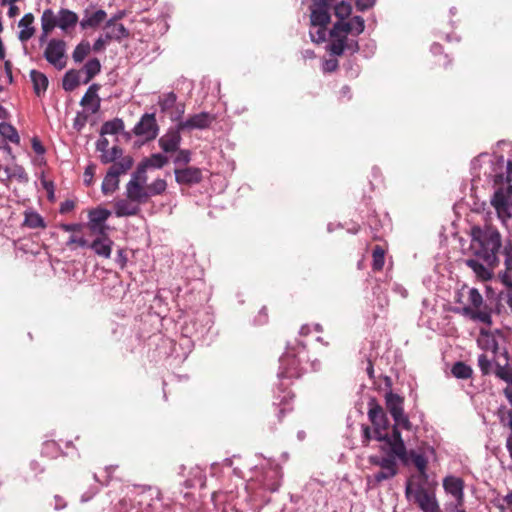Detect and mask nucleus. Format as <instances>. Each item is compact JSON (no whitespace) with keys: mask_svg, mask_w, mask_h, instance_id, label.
Listing matches in <instances>:
<instances>
[{"mask_svg":"<svg viewBox=\"0 0 512 512\" xmlns=\"http://www.w3.org/2000/svg\"><path fill=\"white\" fill-rule=\"evenodd\" d=\"M478 366L483 375H489L491 373L492 364L486 354H480L478 357Z\"/></svg>","mask_w":512,"mask_h":512,"instance_id":"obj_52","label":"nucleus"},{"mask_svg":"<svg viewBox=\"0 0 512 512\" xmlns=\"http://www.w3.org/2000/svg\"><path fill=\"white\" fill-rule=\"evenodd\" d=\"M98 90H99V85L92 84L91 86H89V88L87 89L86 93L84 94V96L82 97V99L80 101V104L84 107L92 104V107H91L92 113L98 112V110L100 108V99L97 94Z\"/></svg>","mask_w":512,"mask_h":512,"instance_id":"obj_27","label":"nucleus"},{"mask_svg":"<svg viewBox=\"0 0 512 512\" xmlns=\"http://www.w3.org/2000/svg\"><path fill=\"white\" fill-rule=\"evenodd\" d=\"M383 434H385L387 438L382 439L381 442H385L390 447V454L403 462H407V450L400 430L397 427H393L391 435L387 431L383 432Z\"/></svg>","mask_w":512,"mask_h":512,"instance_id":"obj_10","label":"nucleus"},{"mask_svg":"<svg viewBox=\"0 0 512 512\" xmlns=\"http://www.w3.org/2000/svg\"><path fill=\"white\" fill-rule=\"evenodd\" d=\"M100 70L101 64L97 58H92L88 60L83 67V71L86 74V78L83 82L87 84L93 77H95L100 72Z\"/></svg>","mask_w":512,"mask_h":512,"instance_id":"obj_41","label":"nucleus"},{"mask_svg":"<svg viewBox=\"0 0 512 512\" xmlns=\"http://www.w3.org/2000/svg\"><path fill=\"white\" fill-rule=\"evenodd\" d=\"M469 251L488 265H498V254L502 248V237L492 225L473 226L470 230Z\"/></svg>","mask_w":512,"mask_h":512,"instance_id":"obj_1","label":"nucleus"},{"mask_svg":"<svg viewBox=\"0 0 512 512\" xmlns=\"http://www.w3.org/2000/svg\"><path fill=\"white\" fill-rule=\"evenodd\" d=\"M111 212L104 208H97L89 212V225L91 230H97L109 218Z\"/></svg>","mask_w":512,"mask_h":512,"instance_id":"obj_31","label":"nucleus"},{"mask_svg":"<svg viewBox=\"0 0 512 512\" xmlns=\"http://www.w3.org/2000/svg\"><path fill=\"white\" fill-rule=\"evenodd\" d=\"M369 462L375 466H379V472L373 475L374 485H378L384 480L393 478L398 473L397 462L395 456L389 454L387 457L371 456Z\"/></svg>","mask_w":512,"mask_h":512,"instance_id":"obj_5","label":"nucleus"},{"mask_svg":"<svg viewBox=\"0 0 512 512\" xmlns=\"http://www.w3.org/2000/svg\"><path fill=\"white\" fill-rule=\"evenodd\" d=\"M30 78L33 83V89L35 94L37 96H41L42 94H44L49 84L47 76L44 73L33 69L30 71Z\"/></svg>","mask_w":512,"mask_h":512,"instance_id":"obj_30","label":"nucleus"},{"mask_svg":"<svg viewBox=\"0 0 512 512\" xmlns=\"http://www.w3.org/2000/svg\"><path fill=\"white\" fill-rule=\"evenodd\" d=\"M190 155L189 150H179L174 158V163L178 166L187 165L191 159Z\"/></svg>","mask_w":512,"mask_h":512,"instance_id":"obj_55","label":"nucleus"},{"mask_svg":"<svg viewBox=\"0 0 512 512\" xmlns=\"http://www.w3.org/2000/svg\"><path fill=\"white\" fill-rule=\"evenodd\" d=\"M119 187V177L107 171L103 179L101 190L103 194L108 195L113 193Z\"/></svg>","mask_w":512,"mask_h":512,"instance_id":"obj_40","label":"nucleus"},{"mask_svg":"<svg viewBox=\"0 0 512 512\" xmlns=\"http://www.w3.org/2000/svg\"><path fill=\"white\" fill-rule=\"evenodd\" d=\"M174 173L179 184H197L202 180V171L197 167L175 168Z\"/></svg>","mask_w":512,"mask_h":512,"instance_id":"obj_17","label":"nucleus"},{"mask_svg":"<svg viewBox=\"0 0 512 512\" xmlns=\"http://www.w3.org/2000/svg\"><path fill=\"white\" fill-rule=\"evenodd\" d=\"M215 120V116L208 112H201L190 116L186 121H179V129H206L209 128L212 122Z\"/></svg>","mask_w":512,"mask_h":512,"instance_id":"obj_14","label":"nucleus"},{"mask_svg":"<svg viewBox=\"0 0 512 512\" xmlns=\"http://www.w3.org/2000/svg\"><path fill=\"white\" fill-rule=\"evenodd\" d=\"M90 48L91 47L88 42L78 44L72 53L73 60L77 63L82 62L88 55Z\"/></svg>","mask_w":512,"mask_h":512,"instance_id":"obj_49","label":"nucleus"},{"mask_svg":"<svg viewBox=\"0 0 512 512\" xmlns=\"http://www.w3.org/2000/svg\"><path fill=\"white\" fill-rule=\"evenodd\" d=\"M71 244H78L81 247L88 246V241L84 239L83 237H77V236H70V238L67 241V245L70 246Z\"/></svg>","mask_w":512,"mask_h":512,"instance_id":"obj_61","label":"nucleus"},{"mask_svg":"<svg viewBox=\"0 0 512 512\" xmlns=\"http://www.w3.org/2000/svg\"><path fill=\"white\" fill-rule=\"evenodd\" d=\"M32 148L34 150V152L38 155H42L45 153V148L44 146L42 145V143L40 142L39 139L37 138H33L32 139Z\"/></svg>","mask_w":512,"mask_h":512,"instance_id":"obj_63","label":"nucleus"},{"mask_svg":"<svg viewBox=\"0 0 512 512\" xmlns=\"http://www.w3.org/2000/svg\"><path fill=\"white\" fill-rule=\"evenodd\" d=\"M66 43L61 39H51L44 51V58L57 70H62L66 66L65 60Z\"/></svg>","mask_w":512,"mask_h":512,"instance_id":"obj_6","label":"nucleus"},{"mask_svg":"<svg viewBox=\"0 0 512 512\" xmlns=\"http://www.w3.org/2000/svg\"><path fill=\"white\" fill-rule=\"evenodd\" d=\"M282 374L287 378H298L302 375L300 360L291 353L285 354L281 359Z\"/></svg>","mask_w":512,"mask_h":512,"instance_id":"obj_18","label":"nucleus"},{"mask_svg":"<svg viewBox=\"0 0 512 512\" xmlns=\"http://www.w3.org/2000/svg\"><path fill=\"white\" fill-rule=\"evenodd\" d=\"M34 16L31 13L25 14L19 21L18 26L20 28L18 38L21 42L28 41L34 34L35 29L33 27Z\"/></svg>","mask_w":512,"mask_h":512,"instance_id":"obj_25","label":"nucleus"},{"mask_svg":"<svg viewBox=\"0 0 512 512\" xmlns=\"http://www.w3.org/2000/svg\"><path fill=\"white\" fill-rule=\"evenodd\" d=\"M332 29L334 35L341 34L344 37H348V35L351 34L353 36V29L349 20H338L334 23Z\"/></svg>","mask_w":512,"mask_h":512,"instance_id":"obj_47","label":"nucleus"},{"mask_svg":"<svg viewBox=\"0 0 512 512\" xmlns=\"http://www.w3.org/2000/svg\"><path fill=\"white\" fill-rule=\"evenodd\" d=\"M112 240L108 237L96 238L89 247L98 255L104 258H110L112 251Z\"/></svg>","mask_w":512,"mask_h":512,"instance_id":"obj_28","label":"nucleus"},{"mask_svg":"<svg viewBox=\"0 0 512 512\" xmlns=\"http://www.w3.org/2000/svg\"><path fill=\"white\" fill-rule=\"evenodd\" d=\"M505 270L500 274V280L506 287L512 288V245L504 247Z\"/></svg>","mask_w":512,"mask_h":512,"instance_id":"obj_26","label":"nucleus"},{"mask_svg":"<svg viewBox=\"0 0 512 512\" xmlns=\"http://www.w3.org/2000/svg\"><path fill=\"white\" fill-rule=\"evenodd\" d=\"M133 132L136 136H140L146 141L154 139L158 132L155 114H144L135 125Z\"/></svg>","mask_w":512,"mask_h":512,"instance_id":"obj_9","label":"nucleus"},{"mask_svg":"<svg viewBox=\"0 0 512 512\" xmlns=\"http://www.w3.org/2000/svg\"><path fill=\"white\" fill-rule=\"evenodd\" d=\"M502 302L506 303L509 306L510 311L512 313V288L511 287H506L505 290H502L498 294V301L495 304V313L498 315L501 314L504 309Z\"/></svg>","mask_w":512,"mask_h":512,"instance_id":"obj_38","label":"nucleus"},{"mask_svg":"<svg viewBox=\"0 0 512 512\" xmlns=\"http://www.w3.org/2000/svg\"><path fill=\"white\" fill-rule=\"evenodd\" d=\"M464 487V480L460 477L448 475L443 479V488L445 492L451 495L459 506L464 502Z\"/></svg>","mask_w":512,"mask_h":512,"instance_id":"obj_13","label":"nucleus"},{"mask_svg":"<svg viewBox=\"0 0 512 512\" xmlns=\"http://www.w3.org/2000/svg\"><path fill=\"white\" fill-rule=\"evenodd\" d=\"M110 39H106V35H100L93 43L92 50L94 52H100L105 49L106 45L110 42Z\"/></svg>","mask_w":512,"mask_h":512,"instance_id":"obj_56","label":"nucleus"},{"mask_svg":"<svg viewBox=\"0 0 512 512\" xmlns=\"http://www.w3.org/2000/svg\"><path fill=\"white\" fill-rule=\"evenodd\" d=\"M494 373L498 378L505 381L509 385H512V368L511 367H509L508 365L502 366L500 364H497Z\"/></svg>","mask_w":512,"mask_h":512,"instance_id":"obj_50","label":"nucleus"},{"mask_svg":"<svg viewBox=\"0 0 512 512\" xmlns=\"http://www.w3.org/2000/svg\"><path fill=\"white\" fill-rule=\"evenodd\" d=\"M268 320V312L266 307H262L258 313L257 322L259 324H265Z\"/></svg>","mask_w":512,"mask_h":512,"instance_id":"obj_64","label":"nucleus"},{"mask_svg":"<svg viewBox=\"0 0 512 512\" xmlns=\"http://www.w3.org/2000/svg\"><path fill=\"white\" fill-rule=\"evenodd\" d=\"M162 113H166L172 121L179 122L185 113V103L177 102V96L169 92L162 99Z\"/></svg>","mask_w":512,"mask_h":512,"instance_id":"obj_12","label":"nucleus"},{"mask_svg":"<svg viewBox=\"0 0 512 512\" xmlns=\"http://www.w3.org/2000/svg\"><path fill=\"white\" fill-rule=\"evenodd\" d=\"M148 168H160V153H155L151 158L145 159L143 162H141L137 169L133 172L131 178L146 184V172Z\"/></svg>","mask_w":512,"mask_h":512,"instance_id":"obj_20","label":"nucleus"},{"mask_svg":"<svg viewBox=\"0 0 512 512\" xmlns=\"http://www.w3.org/2000/svg\"><path fill=\"white\" fill-rule=\"evenodd\" d=\"M395 422V425L393 427L403 428L407 431L412 430V423L410 422L409 418L405 415L404 411L401 412V415L397 417V419H393Z\"/></svg>","mask_w":512,"mask_h":512,"instance_id":"obj_54","label":"nucleus"},{"mask_svg":"<svg viewBox=\"0 0 512 512\" xmlns=\"http://www.w3.org/2000/svg\"><path fill=\"white\" fill-rule=\"evenodd\" d=\"M103 29L106 39H110L111 41L121 42L130 35L129 30L121 23H112L105 20Z\"/></svg>","mask_w":512,"mask_h":512,"instance_id":"obj_21","label":"nucleus"},{"mask_svg":"<svg viewBox=\"0 0 512 512\" xmlns=\"http://www.w3.org/2000/svg\"><path fill=\"white\" fill-rule=\"evenodd\" d=\"M376 3V0H357L356 7L359 11H365L372 8Z\"/></svg>","mask_w":512,"mask_h":512,"instance_id":"obj_60","label":"nucleus"},{"mask_svg":"<svg viewBox=\"0 0 512 512\" xmlns=\"http://www.w3.org/2000/svg\"><path fill=\"white\" fill-rule=\"evenodd\" d=\"M312 27H315V31H310V37L312 42L316 44H320L326 41L327 39V26L328 25H311Z\"/></svg>","mask_w":512,"mask_h":512,"instance_id":"obj_48","label":"nucleus"},{"mask_svg":"<svg viewBox=\"0 0 512 512\" xmlns=\"http://www.w3.org/2000/svg\"><path fill=\"white\" fill-rule=\"evenodd\" d=\"M107 18V13L103 9H95L93 6L87 7L83 12V17L79 21L82 30L97 29Z\"/></svg>","mask_w":512,"mask_h":512,"instance_id":"obj_11","label":"nucleus"},{"mask_svg":"<svg viewBox=\"0 0 512 512\" xmlns=\"http://www.w3.org/2000/svg\"><path fill=\"white\" fill-rule=\"evenodd\" d=\"M124 130V122L120 118H114L113 120L106 121L101 126L100 134L104 135H116Z\"/></svg>","mask_w":512,"mask_h":512,"instance_id":"obj_34","label":"nucleus"},{"mask_svg":"<svg viewBox=\"0 0 512 512\" xmlns=\"http://www.w3.org/2000/svg\"><path fill=\"white\" fill-rule=\"evenodd\" d=\"M339 63L336 58L327 59L323 63V71L326 73L334 72L338 69Z\"/></svg>","mask_w":512,"mask_h":512,"instance_id":"obj_57","label":"nucleus"},{"mask_svg":"<svg viewBox=\"0 0 512 512\" xmlns=\"http://www.w3.org/2000/svg\"><path fill=\"white\" fill-rule=\"evenodd\" d=\"M385 399L387 410L389 411L393 419H397V417L401 415V412L404 411L403 397L393 392H389L386 394Z\"/></svg>","mask_w":512,"mask_h":512,"instance_id":"obj_24","label":"nucleus"},{"mask_svg":"<svg viewBox=\"0 0 512 512\" xmlns=\"http://www.w3.org/2000/svg\"><path fill=\"white\" fill-rule=\"evenodd\" d=\"M410 457H411V460H412L414 466L419 471L420 475L424 479H426L427 478V475H426L427 459L422 454H418L415 451L410 452Z\"/></svg>","mask_w":512,"mask_h":512,"instance_id":"obj_44","label":"nucleus"},{"mask_svg":"<svg viewBox=\"0 0 512 512\" xmlns=\"http://www.w3.org/2000/svg\"><path fill=\"white\" fill-rule=\"evenodd\" d=\"M178 125L176 128L169 130L165 136H162V150L164 152H175L178 150L181 142V135Z\"/></svg>","mask_w":512,"mask_h":512,"instance_id":"obj_22","label":"nucleus"},{"mask_svg":"<svg viewBox=\"0 0 512 512\" xmlns=\"http://www.w3.org/2000/svg\"><path fill=\"white\" fill-rule=\"evenodd\" d=\"M59 27L58 13L55 14L52 9H45L41 16V28L44 32H51Z\"/></svg>","mask_w":512,"mask_h":512,"instance_id":"obj_32","label":"nucleus"},{"mask_svg":"<svg viewBox=\"0 0 512 512\" xmlns=\"http://www.w3.org/2000/svg\"><path fill=\"white\" fill-rule=\"evenodd\" d=\"M80 84V72L74 69L67 71L62 80L65 91H73Z\"/></svg>","mask_w":512,"mask_h":512,"instance_id":"obj_35","label":"nucleus"},{"mask_svg":"<svg viewBox=\"0 0 512 512\" xmlns=\"http://www.w3.org/2000/svg\"><path fill=\"white\" fill-rule=\"evenodd\" d=\"M114 512H140V509L127 500H121L116 504Z\"/></svg>","mask_w":512,"mask_h":512,"instance_id":"obj_53","label":"nucleus"},{"mask_svg":"<svg viewBox=\"0 0 512 512\" xmlns=\"http://www.w3.org/2000/svg\"><path fill=\"white\" fill-rule=\"evenodd\" d=\"M349 22L353 29V36H358L364 31L365 21L361 16H354L349 19Z\"/></svg>","mask_w":512,"mask_h":512,"instance_id":"obj_51","label":"nucleus"},{"mask_svg":"<svg viewBox=\"0 0 512 512\" xmlns=\"http://www.w3.org/2000/svg\"><path fill=\"white\" fill-rule=\"evenodd\" d=\"M109 141L105 137H101L96 142V150L101 152V154L105 153L108 150Z\"/></svg>","mask_w":512,"mask_h":512,"instance_id":"obj_62","label":"nucleus"},{"mask_svg":"<svg viewBox=\"0 0 512 512\" xmlns=\"http://www.w3.org/2000/svg\"><path fill=\"white\" fill-rule=\"evenodd\" d=\"M23 225L31 229L44 228L46 226L42 216L35 211L25 212Z\"/></svg>","mask_w":512,"mask_h":512,"instance_id":"obj_37","label":"nucleus"},{"mask_svg":"<svg viewBox=\"0 0 512 512\" xmlns=\"http://www.w3.org/2000/svg\"><path fill=\"white\" fill-rule=\"evenodd\" d=\"M115 214L118 217L132 216L137 214L139 207L138 203L127 199L118 200L115 205Z\"/></svg>","mask_w":512,"mask_h":512,"instance_id":"obj_29","label":"nucleus"},{"mask_svg":"<svg viewBox=\"0 0 512 512\" xmlns=\"http://www.w3.org/2000/svg\"><path fill=\"white\" fill-rule=\"evenodd\" d=\"M352 12V6L350 3L341 1L334 6V14L338 20H346L349 18Z\"/></svg>","mask_w":512,"mask_h":512,"instance_id":"obj_46","label":"nucleus"},{"mask_svg":"<svg viewBox=\"0 0 512 512\" xmlns=\"http://www.w3.org/2000/svg\"><path fill=\"white\" fill-rule=\"evenodd\" d=\"M461 315L475 322H481L490 327L493 324L492 314L495 307L490 306L477 288L467 292V303L458 311Z\"/></svg>","mask_w":512,"mask_h":512,"instance_id":"obj_2","label":"nucleus"},{"mask_svg":"<svg viewBox=\"0 0 512 512\" xmlns=\"http://www.w3.org/2000/svg\"><path fill=\"white\" fill-rule=\"evenodd\" d=\"M330 42L327 45V51L332 56H342L345 51L354 54L359 51L358 41L355 39H349L341 34L334 35L333 29L329 31Z\"/></svg>","mask_w":512,"mask_h":512,"instance_id":"obj_7","label":"nucleus"},{"mask_svg":"<svg viewBox=\"0 0 512 512\" xmlns=\"http://www.w3.org/2000/svg\"><path fill=\"white\" fill-rule=\"evenodd\" d=\"M414 499L423 512H441L435 496L422 487L416 490Z\"/></svg>","mask_w":512,"mask_h":512,"instance_id":"obj_15","label":"nucleus"},{"mask_svg":"<svg viewBox=\"0 0 512 512\" xmlns=\"http://www.w3.org/2000/svg\"><path fill=\"white\" fill-rule=\"evenodd\" d=\"M497 416L503 427H508L512 434V410L505 406H501L497 411Z\"/></svg>","mask_w":512,"mask_h":512,"instance_id":"obj_45","label":"nucleus"},{"mask_svg":"<svg viewBox=\"0 0 512 512\" xmlns=\"http://www.w3.org/2000/svg\"><path fill=\"white\" fill-rule=\"evenodd\" d=\"M478 258H468L464 261L465 265L469 267L480 281H488L493 276V270L498 265H488L485 262H480Z\"/></svg>","mask_w":512,"mask_h":512,"instance_id":"obj_16","label":"nucleus"},{"mask_svg":"<svg viewBox=\"0 0 512 512\" xmlns=\"http://www.w3.org/2000/svg\"><path fill=\"white\" fill-rule=\"evenodd\" d=\"M0 134L3 138L9 140L11 143L19 144L20 143V136L15 129L14 126H12L10 123L7 122H1L0 123Z\"/></svg>","mask_w":512,"mask_h":512,"instance_id":"obj_39","label":"nucleus"},{"mask_svg":"<svg viewBox=\"0 0 512 512\" xmlns=\"http://www.w3.org/2000/svg\"><path fill=\"white\" fill-rule=\"evenodd\" d=\"M94 173H95V165H93V164L88 165L84 172V183L87 186L91 185V183L93 181Z\"/></svg>","mask_w":512,"mask_h":512,"instance_id":"obj_59","label":"nucleus"},{"mask_svg":"<svg viewBox=\"0 0 512 512\" xmlns=\"http://www.w3.org/2000/svg\"><path fill=\"white\" fill-rule=\"evenodd\" d=\"M123 150L119 146H113L105 153L100 155V160L103 164L113 163L122 158Z\"/></svg>","mask_w":512,"mask_h":512,"instance_id":"obj_43","label":"nucleus"},{"mask_svg":"<svg viewBox=\"0 0 512 512\" xmlns=\"http://www.w3.org/2000/svg\"><path fill=\"white\" fill-rule=\"evenodd\" d=\"M326 0H311L310 23L311 25H328L331 20V4Z\"/></svg>","mask_w":512,"mask_h":512,"instance_id":"obj_8","label":"nucleus"},{"mask_svg":"<svg viewBox=\"0 0 512 512\" xmlns=\"http://www.w3.org/2000/svg\"><path fill=\"white\" fill-rule=\"evenodd\" d=\"M133 166V159L131 156H124L119 161L113 162L108 171L116 176L125 174Z\"/></svg>","mask_w":512,"mask_h":512,"instance_id":"obj_33","label":"nucleus"},{"mask_svg":"<svg viewBox=\"0 0 512 512\" xmlns=\"http://www.w3.org/2000/svg\"><path fill=\"white\" fill-rule=\"evenodd\" d=\"M368 406V417L374 428V438L377 441H382V439L387 438V436L383 434V432L388 430L389 420L383 408L381 407V405H379L375 398H371L369 400Z\"/></svg>","mask_w":512,"mask_h":512,"instance_id":"obj_4","label":"nucleus"},{"mask_svg":"<svg viewBox=\"0 0 512 512\" xmlns=\"http://www.w3.org/2000/svg\"><path fill=\"white\" fill-rule=\"evenodd\" d=\"M507 185L498 187L492 198L491 205L495 209L498 219L510 229L512 227V184L509 176Z\"/></svg>","mask_w":512,"mask_h":512,"instance_id":"obj_3","label":"nucleus"},{"mask_svg":"<svg viewBox=\"0 0 512 512\" xmlns=\"http://www.w3.org/2000/svg\"><path fill=\"white\" fill-rule=\"evenodd\" d=\"M58 21L59 28L64 32H68L77 25L79 17L75 12L66 8H61L58 11Z\"/></svg>","mask_w":512,"mask_h":512,"instance_id":"obj_23","label":"nucleus"},{"mask_svg":"<svg viewBox=\"0 0 512 512\" xmlns=\"http://www.w3.org/2000/svg\"><path fill=\"white\" fill-rule=\"evenodd\" d=\"M385 254L386 250L380 246L376 245L372 251V270L375 272H379L383 269L385 264Z\"/></svg>","mask_w":512,"mask_h":512,"instance_id":"obj_36","label":"nucleus"},{"mask_svg":"<svg viewBox=\"0 0 512 512\" xmlns=\"http://www.w3.org/2000/svg\"><path fill=\"white\" fill-rule=\"evenodd\" d=\"M115 262L121 269H123L126 266L128 262V257L125 249H118Z\"/></svg>","mask_w":512,"mask_h":512,"instance_id":"obj_58","label":"nucleus"},{"mask_svg":"<svg viewBox=\"0 0 512 512\" xmlns=\"http://www.w3.org/2000/svg\"><path fill=\"white\" fill-rule=\"evenodd\" d=\"M452 375L458 379H469L472 374V368L464 362H456L451 369Z\"/></svg>","mask_w":512,"mask_h":512,"instance_id":"obj_42","label":"nucleus"},{"mask_svg":"<svg viewBox=\"0 0 512 512\" xmlns=\"http://www.w3.org/2000/svg\"><path fill=\"white\" fill-rule=\"evenodd\" d=\"M144 185L145 184L131 178L126 185L127 198L131 201H135L136 203L145 202L148 199L149 194Z\"/></svg>","mask_w":512,"mask_h":512,"instance_id":"obj_19","label":"nucleus"}]
</instances>
